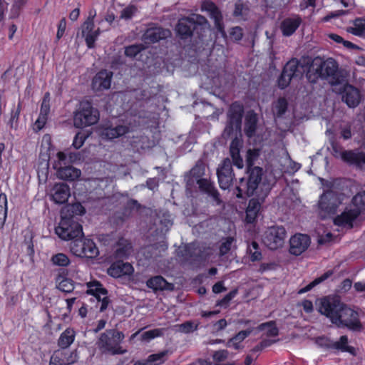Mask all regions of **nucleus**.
<instances>
[{"mask_svg":"<svg viewBox=\"0 0 365 365\" xmlns=\"http://www.w3.org/2000/svg\"><path fill=\"white\" fill-rule=\"evenodd\" d=\"M27 0H17L12 5L11 9V17L16 18L19 16L21 9L26 5Z\"/></svg>","mask_w":365,"mask_h":365,"instance_id":"56","label":"nucleus"},{"mask_svg":"<svg viewBox=\"0 0 365 365\" xmlns=\"http://www.w3.org/2000/svg\"><path fill=\"white\" fill-rule=\"evenodd\" d=\"M70 195V187L66 183H56L52 188L51 200L56 204L66 203Z\"/></svg>","mask_w":365,"mask_h":365,"instance_id":"23","label":"nucleus"},{"mask_svg":"<svg viewBox=\"0 0 365 365\" xmlns=\"http://www.w3.org/2000/svg\"><path fill=\"white\" fill-rule=\"evenodd\" d=\"M247 253L249 255L250 259L252 262L260 261L262 258L259 245L256 241H252L248 245Z\"/></svg>","mask_w":365,"mask_h":365,"instance_id":"42","label":"nucleus"},{"mask_svg":"<svg viewBox=\"0 0 365 365\" xmlns=\"http://www.w3.org/2000/svg\"><path fill=\"white\" fill-rule=\"evenodd\" d=\"M260 155V150L257 148L248 149L246 155L247 168H253L255 161Z\"/></svg>","mask_w":365,"mask_h":365,"instance_id":"45","label":"nucleus"},{"mask_svg":"<svg viewBox=\"0 0 365 365\" xmlns=\"http://www.w3.org/2000/svg\"><path fill=\"white\" fill-rule=\"evenodd\" d=\"M276 115L278 118L282 117L287 110L288 102L284 97H280L277 99L275 105Z\"/></svg>","mask_w":365,"mask_h":365,"instance_id":"48","label":"nucleus"},{"mask_svg":"<svg viewBox=\"0 0 365 365\" xmlns=\"http://www.w3.org/2000/svg\"><path fill=\"white\" fill-rule=\"evenodd\" d=\"M54 168L57 170L58 178L67 181H74L81 175V170L72 165H65L57 168V165H55Z\"/></svg>","mask_w":365,"mask_h":365,"instance_id":"26","label":"nucleus"},{"mask_svg":"<svg viewBox=\"0 0 365 365\" xmlns=\"http://www.w3.org/2000/svg\"><path fill=\"white\" fill-rule=\"evenodd\" d=\"M195 23V29H197L198 26H205L208 24L207 19L202 15H194L192 17H190Z\"/></svg>","mask_w":365,"mask_h":365,"instance_id":"62","label":"nucleus"},{"mask_svg":"<svg viewBox=\"0 0 365 365\" xmlns=\"http://www.w3.org/2000/svg\"><path fill=\"white\" fill-rule=\"evenodd\" d=\"M238 289L237 288L231 290L222 299L217 301L216 306L225 308L227 307L230 301L236 297Z\"/></svg>","mask_w":365,"mask_h":365,"instance_id":"49","label":"nucleus"},{"mask_svg":"<svg viewBox=\"0 0 365 365\" xmlns=\"http://www.w3.org/2000/svg\"><path fill=\"white\" fill-rule=\"evenodd\" d=\"M205 166L201 161L196 163L195 165L190 170L189 177L187 180V185H193L198 179L203 178L205 175Z\"/></svg>","mask_w":365,"mask_h":365,"instance_id":"35","label":"nucleus"},{"mask_svg":"<svg viewBox=\"0 0 365 365\" xmlns=\"http://www.w3.org/2000/svg\"><path fill=\"white\" fill-rule=\"evenodd\" d=\"M112 77L111 70H100L93 78V90L101 91L110 88Z\"/></svg>","mask_w":365,"mask_h":365,"instance_id":"18","label":"nucleus"},{"mask_svg":"<svg viewBox=\"0 0 365 365\" xmlns=\"http://www.w3.org/2000/svg\"><path fill=\"white\" fill-rule=\"evenodd\" d=\"M145 49V46L141 44H133L128 46L125 48V55L126 56L134 58L141 51Z\"/></svg>","mask_w":365,"mask_h":365,"instance_id":"50","label":"nucleus"},{"mask_svg":"<svg viewBox=\"0 0 365 365\" xmlns=\"http://www.w3.org/2000/svg\"><path fill=\"white\" fill-rule=\"evenodd\" d=\"M51 263L55 266L68 267L70 263V259L64 253H57L53 255L51 258Z\"/></svg>","mask_w":365,"mask_h":365,"instance_id":"44","label":"nucleus"},{"mask_svg":"<svg viewBox=\"0 0 365 365\" xmlns=\"http://www.w3.org/2000/svg\"><path fill=\"white\" fill-rule=\"evenodd\" d=\"M253 328H249L246 330H242L236 334L227 341V346L233 348L236 350L240 348V344L250 335L252 332Z\"/></svg>","mask_w":365,"mask_h":365,"instance_id":"36","label":"nucleus"},{"mask_svg":"<svg viewBox=\"0 0 365 365\" xmlns=\"http://www.w3.org/2000/svg\"><path fill=\"white\" fill-rule=\"evenodd\" d=\"M86 285L87 287L86 294L93 296L98 302H100L101 296L108 295V290L96 279L87 282Z\"/></svg>","mask_w":365,"mask_h":365,"instance_id":"29","label":"nucleus"},{"mask_svg":"<svg viewBox=\"0 0 365 365\" xmlns=\"http://www.w3.org/2000/svg\"><path fill=\"white\" fill-rule=\"evenodd\" d=\"M331 147L333 152V155L337 157L340 155L341 160L349 164L356 166L359 168H361L363 165H365V153L363 151L356 153L354 150H344L341 151V145L336 142H331Z\"/></svg>","mask_w":365,"mask_h":365,"instance_id":"12","label":"nucleus"},{"mask_svg":"<svg viewBox=\"0 0 365 365\" xmlns=\"http://www.w3.org/2000/svg\"><path fill=\"white\" fill-rule=\"evenodd\" d=\"M129 127L124 125L103 126L101 131V136L104 140H113L129 133Z\"/></svg>","mask_w":365,"mask_h":365,"instance_id":"22","label":"nucleus"},{"mask_svg":"<svg viewBox=\"0 0 365 365\" xmlns=\"http://www.w3.org/2000/svg\"><path fill=\"white\" fill-rule=\"evenodd\" d=\"M300 70H282L277 80V86L280 89L286 88L290 83L292 76Z\"/></svg>","mask_w":365,"mask_h":365,"instance_id":"40","label":"nucleus"},{"mask_svg":"<svg viewBox=\"0 0 365 365\" xmlns=\"http://www.w3.org/2000/svg\"><path fill=\"white\" fill-rule=\"evenodd\" d=\"M87 138V135H86L84 133L78 132L75 135L72 145L76 149H79L81 148L85 142V140Z\"/></svg>","mask_w":365,"mask_h":365,"instance_id":"57","label":"nucleus"},{"mask_svg":"<svg viewBox=\"0 0 365 365\" xmlns=\"http://www.w3.org/2000/svg\"><path fill=\"white\" fill-rule=\"evenodd\" d=\"M313 70L307 71V76ZM318 76H327L329 83L334 87V91L339 94L341 101L350 108H356L364 100L361 91L349 83L348 70H314Z\"/></svg>","mask_w":365,"mask_h":365,"instance_id":"2","label":"nucleus"},{"mask_svg":"<svg viewBox=\"0 0 365 365\" xmlns=\"http://www.w3.org/2000/svg\"><path fill=\"white\" fill-rule=\"evenodd\" d=\"M195 30V23L190 17L180 19L175 28L177 35L181 39L190 38Z\"/></svg>","mask_w":365,"mask_h":365,"instance_id":"24","label":"nucleus"},{"mask_svg":"<svg viewBox=\"0 0 365 365\" xmlns=\"http://www.w3.org/2000/svg\"><path fill=\"white\" fill-rule=\"evenodd\" d=\"M244 113L243 106L237 101L232 103L227 113V123L224 133L228 136H232L241 129L242 119Z\"/></svg>","mask_w":365,"mask_h":365,"instance_id":"10","label":"nucleus"},{"mask_svg":"<svg viewBox=\"0 0 365 365\" xmlns=\"http://www.w3.org/2000/svg\"><path fill=\"white\" fill-rule=\"evenodd\" d=\"M201 9L209 13L210 17L214 20L215 28L218 31L222 32L224 29L222 16L217 6L210 1H205L202 4Z\"/></svg>","mask_w":365,"mask_h":365,"instance_id":"20","label":"nucleus"},{"mask_svg":"<svg viewBox=\"0 0 365 365\" xmlns=\"http://www.w3.org/2000/svg\"><path fill=\"white\" fill-rule=\"evenodd\" d=\"M76 351L58 349L53 352L50 359L49 365H70L77 361Z\"/></svg>","mask_w":365,"mask_h":365,"instance_id":"17","label":"nucleus"},{"mask_svg":"<svg viewBox=\"0 0 365 365\" xmlns=\"http://www.w3.org/2000/svg\"><path fill=\"white\" fill-rule=\"evenodd\" d=\"M137 11V8L133 5H130L121 11L120 18L124 19H130Z\"/></svg>","mask_w":365,"mask_h":365,"instance_id":"58","label":"nucleus"},{"mask_svg":"<svg viewBox=\"0 0 365 365\" xmlns=\"http://www.w3.org/2000/svg\"><path fill=\"white\" fill-rule=\"evenodd\" d=\"M146 286L152 289L154 292L157 291H173L174 289V284L168 282L161 275H156L149 278L146 282Z\"/></svg>","mask_w":365,"mask_h":365,"instance_id":"25","label":"nucleus"},{"mask_svg":"<svg viewBox=\"0 0 365 365\" xmlns=\"http://www.w3.org/2000/svg\"><path fill=\"white\" fill-rule=\"evenodd\" d=\"M334 196L332 191L328 190L324 192L320 197L319 201V207L327 213L334 212L336 210V205L330 202L331 198Z\"/></svg>","mask_w":365,"mask_h":365,"instance_id":"34","label":"nucleus"},{"mask_svg":"<svg viewBox=\"0 0 365 365\" xmlns=\"http://www.w3.org/2000/svg\"><path fill=\"white\" fill-rule=\"evenodd\" d=\"M100 33V29L98 28L96 30H93L84 36L86 45L88 48H92L95 46V41L98 38Z\"/></svg>","mask_w":365,"mask_h":365,"instance_id":"52","label":"nucleus"},{"mask_svg":"<svg viewBox=\"0 0 365 365\" xmlns=\"http://www.w3.org/2000/svg\"><path fill=\"white\" fill-rule=\"evenodd\" d=\"M7 196L5 193H0V230L4 228L8 212Z\"/></svg>","mask_w":365,"mask_h":365,"instance_id":"43","label":"nucleus"},{"mask_svg":"<svg viewBox=\"0 0 365 365\" xmlns=\"http://www.w3.org/2000/svg\"><path fill=\"white\" fill-rule=\"evenodd\" d=\"M76 237L71 243V251L79 257L93 259L99 255L98 248L94 241L89 238Z\"/></svg>","mask_w":365,"mask_h":365,"instance_id":"9","label":"nucleus"},{"mask_svg":"<svg viewBox=\"0 0 365 365\" xmlns=\"http://www.w3.org/2000/svg\"><path fill=\"white\" fill-rule=\"evenodd\" d=\"M21 108H22L21 102L19 101L17 106L16 108L14 107V108H12V110L11 111V117L8 122V124L10 125L11 128L14 127V123L16 125L18 123L19 118L20 116V113L21 110Z\"/></svg>","mask_w":365,"mask_h":365,"instance_id":"51","label":"nucleus"},{"mask_svg":"<svg viewBox=\"0 0 365 365\" xmlns=\"http://www.w3.org/2000/svg\"><path fill=\"white\" fill-rule=\"evenodd\" d=\"M61 212L77 220L76 215H83L86 210L81 203H74L62 208Z\"/></svg>","mask_w":365,"mask_h":365,"instance_id":"37","label":"nucleus"},{"mask_svg":"<svg viewBox=\"0 0 365 365\" xmlns=\"http://www.w3.org/2000/svg\"><path fill=\"white\" fill-rule=\"evenodd\" d=\"M200 323H195L190 320L178 325V330L184 334H190L198 329Z\"/></svg>","mask_w":365,"mask_h":365,"instance_id":"47","label":"nucleus"},{"mask_svg":"<svg viewBox=\"0 0 365 365\" xmlns=\"http://www.w3.org/2000/svg\"><path fill=\"white\" fill-rule=\"evenodd\" d=\"M55 232L63 240H74L83 235L82 225L74 218L61 212V220L55 228Z\"/></svg>","mask_w":365,"mask_h":365,"instance_id":"7","label":"nucleus"},{"mask_svg":"<svg viewBox=\"0 0 365 365\" xmlns=\"http://www.w3.org/2000/svg\"><path fill=\"white\" fill-rule=\"evenodd\" d=\"M67 275L68 271L65 269H61L59 272L56 277L57 287L61 292L71 293L75 288L74 282L71 279L68 278Z\"/></svg>","mask_w":365,"mask_h":365,"instance_id":"30","label":"nucleus"},{"mask_svg":"<svg viewBox=\"0 0 365 365\" xmlns=\"http://www.w3.org/2000/svg\"><path fill=\"white\" fill-rule=\"evenodd\" d=\"M82 36H84L86 34L92 31L94 29L93 16H89L82 25Z\"/></svg>","mask_w":365,"mask_h":365,"instance_id":"59","label":"nucleus"},{"mask_svg":"<svg viewBox=\"0 0 365 365\" xmlns=\"http://www.w3.org/2000/svg\"><path fill=\"white\" fill-rule=\"evenodd\" d=\"M318 311L336 327L347 328L353 331H361L364 329L359 312L337 297H324L321 299Z\"/></svg>","mask_w":365,"mask_h":365,"instance_id":"1","label":"nucleus"},{"mask_svg":"<svg viewBox=\"0 0 365 365\" xmlns=\"http://www.w3.org/2000/svg\"><path fill=\"white\" fill-rule=\"evenodd\" d=\"M219 186L222 190H227L232 185L235 179L232 165L230 159H225L217 170Z\"/></svg>","mask_w":365,"mask_h":365,"instance_id":"14","label":"nucleus"},{"mask_svg":"<svg viewBox=\"0 0 365 365\" xmlns=\"http://www.w3.org/2000/svg\"><path fill=\"white\" fill-rule=\"evenodd\" d=\"M48 115L39 113V115L35 122V129L37 131L41 130L45 126L48 120Z\"/></svg>","mask_w":365,"mask_h":365,"instance_id":"61","label":"nucleus"},{"mask_svg":"<svg viewBox=\"0 0 365 365\" xmlns=\"http://www.w3.org/2000/svg\"><path fill=\"white\" fill-rule=\"evenodd\" d=\"M100 113L89 101L81 102L78 109L74 113L73 122L76 128H84L98 123Z\"/></svg>","mask_w":365,"mask_h":365,"instance_id":"8","label":"nucleus"},{"mask_svg":"<svg viewBox=\"0 0 365 365\" xmlns=\"http://www.w3.org/2000/svg\"><path fill=\"white\" fill-rule=\"evenodd\" d=\"M257 329L259 331L267 329L265 334L267 337H276L279 335V329L276 325L275 321L262 323L257 327Z\"/></svg>","mask_w":365,"mask_h":365,"instance_id":"38","label":"nucleus"},{"mask_svg":"<svg viewBox=\"0 0 365 365\" xmlns=\"http://www.w3.org/2000/svg\"><path fill=\"white\" fill-rule=\"evenodd\" d=\"M287 232L283 226H272L268 227L262 237L264 245L271 250H276L284 244Z\"/></svg>","mask_w":365,"mask_h":365,"instance_id":"11","label":"nucleus"},{"mask_svg":"<svg viewBox=\"0 0 365 365\" xmlns=\"http://www.w3.org/2000/svg\"><path fill=\"white\" fill-rule=\"evenodd\" d=\"M301 22L302 19L299 16L284 19L281 24L282 34L285 36H290L298 29Z\"/></svg>","mask_w":365,"mask_h":365,"instance_id":"31","label":"nucleus"},{"mask_svg":"<svg viewBox=\"0 0 365 365\" xmlns=\"http://www.w3.org/2000/svg\"><path fill=\"white\" fill-rule=\"evenodd\" d=\"M257 120V115L254 111L247 113L245 117L244 127L245 133L247 137L251 138L255 134Z\"/></svg>","mask_w":365,"mask_h":365,"instance_id":"33","label":"nucleus"},{"mask_svg":"<svg viewBox=\"0 0 365 365\" xmlns=\"http://www.w3.org/2000/svg\"><path fill=\"white\" fill-rule=\"evenodd\" d=\"M247 178H240L236 185V196L237 198L251 197L257 193L259 185L262 182L264 170L261 167L247 168Z\"/></svg>","mask_w":365,"mask_h":365,"instance_id":"5","label":"nucleus"},{"mask_svg":"<svg viewBox=\"0 0 365 365\" xmlns=\"http://www.w3.org/2000/svg\"><path fill=\"white\" fill-rule=\"evenodd\" d=\"M299 66L304 68H339L338 63L333 58H324L317 56L312 58L309 56H303L300 60L292 58L287 62L283 68H298Z\"/></svg>","mask_w":365,"mask_h":365,"instance_id":"6","label":"nucleus"},{"mask_svg":"<svg viewBox=\"0 0 365 365\" xmlns=\"http://www.w3.org/2000/svg\"><path fill=\"white\" fill-rule=\"evenodd\" d=\"M311 238L308 235L297 233L289 239V252L294 256H299L310 246Z\"/></svg>","mask_w":365,"mask_h":365,"instance_id":"15","label":"nucleus"},{"mask_svg":"<svg viewBox=\"0 0 365 365\" xmlns=\"http://www.w3.org/2000/svg\"><path fill=\"white\" fill-rule=\"evenodd\" d=\"M75 338V330L73 328L68 327L61 334L58 339V346L61 349L66 350L73 343Z\"/></svg>","mask_w":365,"mask_h":365,"instance_id":"32","label":"nucleus"},{"mask_svg":"<svg viewBox=\"0 0 365 365\" xmlns=\"http://www.w3.org/2000/svg\"><path fill=\"white\" fill-rule=\"evenodd\" d=\"M316 343L319 346L327 350L334 349L350 354H354L355 351L353 346H349V339L346 335L341 336L337 341H334L331 338L326 336H318Z\"/></svg>","mask_w":365,"mask_h":365,"instance_id":"13","label":"nucleus"},{"mask_svg":"<svg viewBox=\"0 0 365 365\" xmlns=\"http://www.w3.org/2000/svg\"><path fill=\"white\" fill-rule=\"evenodd\" d=\"M163 335L162 329H154L143 332L141 335L142 341H150L156 337H159Z\"/></svg>","mask_w":365,"mask_h":365,"instance_id":"53","label":"nucleus"},{"mask_svg":"<svg viewBox=\"0 0 365 365\" xmlns=\"http://www.w3.org/2000/svg\"><path fill=\"white\" fill-rule=\"evenodd\" d=\"M133 272L134 269L131 264L124 262L123 260L115 259V262H113L108 269V274L115 278L130 275Z\"/></svg>","mask_w":365,"mask_h":365,"instance_id":"21","label":"nucleus"},{"mask_svg":"<svg viewBox=\"0 0 365 365\" xmlns=\"http://www.w3.org/2000/svg\"><path fill=\"white\" fill-rule=\"evenodd\" d=\"M56 157L58 159V163L55 165H57V168L63 167V165L65 166L66 165V163H68V155H67L64 152H58Z\"/></svg>","mask_w":365,"mask_h":365,"instance_id":"63","label":"nucleus"},{"mask_svg":"<svg viewBox=\"0 0 365 365\" xmlns=\"http://www.w3.org/2000/svg\"><path fill=\"white\" fill-rule=\"evenodd\" d=\"M200 86L215 95L227 94L234 87L236 78L228 70H201Z\"/></svg>","mask_w":365,"mask_h":365,"instance_id":"3","label":"nucleus"},{"mask_svg":"<svg viewBox=\"0 0 365 365\" xmlns=\"http://www.w3.org/2000/svg\"><path fill=\"white\" fill-rule=\"evenodd\" d=\"M235 241L234 237H227L220 245V255L224 256L227 255L231 250L232 244Z\"/></svg>","mask_w":365,"mask_h":365,"instance_id":"54","label":"nucleus"},{"mask_svg":"<svg viewBox=\"0 0 365 365\" xmlns=\"http://www.w3.org/2000/svg\"><path fill=\"white\" fill-rule=\"evenodd\" d=\"M166 352L162 351L157 354H153L148 356L147 358V362L148 365H160L164 360L163 358L165 356Z\"/></svg>","mask_w":365,"mask_h":365,"instance_id":"55","label":"nucleus"},{"mask_svg":"<svg viewBox=\"0 0 365 365\" xmlns=\"http://www.w3.org/2000/svg\"><path fill=\"white\" fill-rule=\"evenodd\" d=\"M195 183L198 185L200 190L212 197L217 202H220V197L218 190L213 182L207 178L198 179Z\"/></svg>","mask_w":365,"mask_h":365,"instance_id":"27","label":"nucleus"},{"mask_svg":"<svg viewBox=\"0 0 365 365\" xmlns=\"http://www.w3.org/2000/svg\"><path fill=\"white\" fill-rule=\"evenodd\" d=\"M160 224L164 226L165 231H168L173 225V221L168 212L163 213L160 221Z\"/></svg>","mask_w":365,"mask_h":365,"instance_id":"64","label":"nucleus"},{"mask_svg":"<svg viewBox=\"0 0 365 365\" xmlns=\"http://www.w3.org/2000/svg\"><path fill=\"white\" fill-rule=\"evenodd\" d=\"M132 250L130 242L123 238L116 243V249L113 253V258L117 260H124L128 258Z\"/></svg>","mask_w":365,"mask_h":365,"instance_id":"28","label":"nucleus"},{"mask_svg":"<svg viewBox=\"0 0 365 365\" xmlns=\"http://www.w3.org/2000/svg\"><path fill=\"white\" fill-rule=\"evenodd\" d=\"M261 205L258 200L250 199L246 211V217L248 222H251L255 220L257 216V213L260 209Z\"/></svg>","mask_w":365,"mask_h":365,"instance_id":"39","label":"nucleus"},{"mask_svg":"<svg viewBox=\"0 0 365 365\" xmlns=\"http://www.w3.org/2000/svg\"><path fill=\"white\" fill-rule=\"evenodd\" d=\"M140 208V204L134 199L128 200L125 205V212H128L129 214L133 210H138Z\"/></svg>","mask_w":365,"mask_h":365,"instance_id":"60","label":"nucleus"},{"mask_svg":"<svg viewBox=\"0 0 365 365\" xmlns=\"http://www.w3.org/2000/svg\"><path fill=\"white\" fill-rule=\"evenodd\" d=\"M359 209H346L334 219V223L339 227L352 228L354 221L360 215Z\"/></svg>","mask_w":365,"mask_h":365,"instance_id":"19","label":"nucleus"},{"mask_svg":"<svg viewBox=\"0 0 365 365\" xmlns=\"http://www.w3.org/2000/svg\"><path fill=\"white\" fill-rule=\"evenodd\" d=\"M351 202L355 207L354 209L360 210L361 212L365 211V191L359 192L355 195L351 200Z\"/></svg>","mask_w":365,"mask_h":365,"instance_id":"46","label":"nucleus"},{"mask_svg":"<svg viewBox=\"0 0 365 365\" xmlns=\"http://www.w3.org/2000/svg\"><path fill=\"white\" fill-rule=\"evenodd\" d=\"M125 338L123 331L116 329H106L101 334L97 341V346L103 354L118 355L127 352V349L121 346V343Z\"/></svg>","mask_w":365,"mask_h":365,"instance_id":"4","label":"nucleus"},{"mask_svg":"<svg viewBox=\"0 0 365 365\" xmlns=\"http://www.w3.org/2000/svg\"><path fill=\"white\" fill-rule=\"evenodd\" d=\"M171 36L169 29L160 26L150 27L147 29L142 36L141 40L145 44H153L166 39Z\"/></svg>","mask_w":365,"mask_h":365,"instance_id":"16","label":"nucleus"},{"mask_svg":"<svg viewBox=\"0 0 365 365\" xmlns=\"http://www.w3.org/2000/svg\"><path fill=\"white\" fill-rule=\"evenodd\" d=\"M354 26H349L346 29V31L357 36H365V19H356L354 21Z\"/></svg>","mask_w":365,"mask_h":365,"instance_id":"41","label":"nucleus"}]
</instances>
